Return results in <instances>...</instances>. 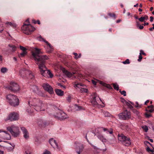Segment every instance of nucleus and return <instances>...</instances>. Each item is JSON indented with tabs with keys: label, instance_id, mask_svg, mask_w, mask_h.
I'll list each match as a JSON object with an SVG mask.
<instances>
[{
	"label": "nucleus",
	"instance_id": "1",
	"mask_svg": "<svg viewBox=\"0 0 154 154\" xmlns=\"http://www.w3.org/2000/svg\"><path fill=\"white\" fill-rule=\"evenodd\" d=\"M32 105L34 109L37 111H44L45 110V106L42 101L38 99L34 98L32 100Z\"/></svg>",
	"mask_w": 154,
	"mask_h": 154
},
{
	"label": "nucleus",
	"instance_id": "2",
	"mask_svg": "<svg viewBox=\"0 0 154 154\" xmlns=\"http://www.w3.org/2000/svg\"><path fill=\"white\" fill-rule=\"evenodd\" d=\"M21 28L23 32L24 33L27 35L30 34L35 29V27L29 24L28 19H27L24 22Z\"/></svg>",
	"mask_w": 154,
	"mask_h": 154
},
{
	"label": "nucleus",
	"instance_id": "3",
	"mask_svg": "<svg viewBox=\"0 0 154 154\" xmlns=\"http://www.w3.org/2000/svg\"><path fill=\"white\" fill-rule=\"evenodd\" d=\"M48 59H45V58L41 60L35 61L37 62V64L38 65L40 73L44 76H46V71L47 69L45 65V61Z\"/></svg>",
	"mask_w": 154,
	"mask_h": 154
},
{
	"label": "nucleus",
	"instance_id": "4",
	"mask_svg": "<svg viewBox=\"0 0 154 154\" xmlns=\"http://www.w3.org/2000/svg\"><path fill=\"white\" fill-rule=\"evenodd\" d=\"M7 102L12 106H15L19 105V100L17 97L13 94H10L6 96Z\"/></svg>",
	"mask_w": 154,
	"mask_h": 154
},
{
	"label": "nucleus",
	"instance_id": "5",
	"mask_svg": "<svg viewBox=\"0 0 154 154\" xmlns=\"http://www.w3.org/2000/svg\"><path fill=\"white\" fill-rule=\"evenodd\" d=\"M118 139L125 146H128L131 144V140L130 138L125 136L122 134H118Z\"/></svg>",
	"mask_w": 154,
	"mask_h": 154
},
{
	"label": "nucleus",
	"instance_id": "6",
	"mask_svg": "<svg viewBox=\"0 0 154 154\" xmlns=\"http://www.w3.org/2000/svg\"><path fill=\"white\" fill-rule=\"evenodd\" d=\"M41 53L40 49L36 48H35V50L34 52H32V54L35 61L43 59L44 58H45V59H49L48 57L46 55H39Z\"/></svg>",
	"mask_w": 154,
	"mask_h": 154
},
{
	"label": "nucleus",
	"instance_id": "7",
	"mask_svg": "<svg viewBox=\"0 0 154 154\" xmlns=\"http://www.w3.org/2000/svg\"><path fill=\"white\" fill-rule=\"evenodd\" d=\"M7 130L14 137H17L19 135V128L17 126L13 125L11 127H7Z\"/></svg>",
	"mask_w": 154,
	"mask_h": 154
},
{
	"label": "nucleus",
	"instance_id": "8",
	"mask_svg": "<svg viewBox=\"0 0 154 154\" xmlns=\"http://www.w3.org/2000/svg\"><path fill=\"white\" fill-rule=\"evenodd\" d=\"M10 86H7L6 88L13 92H16L19 91V86L16 83L11 82L10 83Z\"/></svg>",
	"mask_w": 154,
	"mask_h": 154
},
{
	"label": "nucleus",
	"instance_id": "9",
	"mask_svg": "<svg viewBox=\"0 0 154 154\" xmlns=\"http://www.w3.org/2000/svg\"><path fill=\"white\" fill-rule=\"evenodd\" d=\"M119 117L120 119L124 120H128L131 117V114L130 112L127 110H125L123 112L119 115Z\"/></svg>",
	"mask_w": 154,
	"mask_h": 154
},
{
	"label": "nucleus",
	"instance_id": "10",
	"mask_svg": "<svg viewBox=\"0 0 154 154\" xmlns=\"http://www.w3.org/2000/svg\"><path fill=\"white\" fill-rule=\"evenodd\" d=\"M54 118L60 120H63L69 118L68 116L65 113L58 111L56 115H54Z\"/></svg>",
	"mask_w": 154,
	"mask_h": 154
},
{
	"label": "nucleus",
	"instance_id": "11",
	"mask_svg": "<svg viewBox=\"0 0 154 154\" xmlns=\"http://www.w3.org/2000/svg\"><path fill=\"white\" fill-rule=\"evenodd\" d=\"M19 118V115L17 113L13 112L9 114L6 120H9L11 121H16Z\"/></svg>",
	"mask_w": 154,
	"mask_h": 154
},
{
	"label": "nucleus",
	"instance_id": "12",
	"mask_svg": "<svg viewBox=\"0 0 154 154\" xmlns=\"http://www.w3.org/2000/svg\"><path fill=\"white\" fill-rule=\"evenodd\" d=\"M38 39L40 41H43L47 44L48 46L47 47V50L48 52L50 53L53 51V49L52 48V47L51 45L48 42L43 38L41 35H40L38 37Z\"/></svg>",
	"mask_w": 154,
	"mask_h": 154
},
{
	"label": "nucleus",
	"instance_id": "13",
	"mask_svg": "<svg viewBox=\"0 0 154 154\" xmlns=\"http://www.w3.org/2000/svg\"><path fill=\"white\" fill-rule=\"evenodd\" d=\"M49 142L52 147L55 149L60 150V148L58 146V144L55 140L53 138H51L49 140Z\"/></svg>",
	"mask_w": 154,
	"mask_h": 154
},
{
	"label": "nucleus",
	"instance_id": "14",
	"mask_svg": "<svg viewBox=\"0 0 154 154\" xmlns=\"http://www.w3.org/2000/svg\"><path fill=\"white\" fill-rule=\"evenodd\" d=\"M84 86H85V85L81 83H75V84L74 85V87L76 89H77L78 88L80 89L81 92H85L87 93L88 91V90L87 89L81 87Z\"/></svg>",
	"mask_w": 154,
	"mask_h": 154
},
{
	"label": "nucleus",
	"instance_id": "15",
	"mask_svg": "<svg viewBox=\"0 0 154 154\" xmlns=\"http://www.w3.org/2000/svg\"><path fill=\"white\" fill-rule=\"evenodd\" d=\"M42 87L44 89L50 94H52L54 93L53 88L48 84L45 83L43 85Z\"/></svg>",
	"mask_w": 154,
	"mask_h": 154
},
{
	"label": "nucleus",
	"instance_id": "16",
	"mask_svg": "<svg viewBox=\"0 0 154 154\" xmlns=\"http://www.w3.org/2000/svg\"><path fill=\"white\" fill-rule=\"evenodd\" d=\"M0 138L4 139L9 140L11 138L10 135L7 132L5 131L4 132L1 131H0Z\"/></svg>",
	"mask_w": 154,
	"mask_h": 154
},
{
	"label": "nucleus",
	"instance_id": "17",
	"mask_svg": "<svg viewBox=\"0 0 154 154\" xmlns=\"http://www.w3.org/2000/svg\"><path fill=\"white\" fill-rule=\"evenodd\" d=\"M84 146L82 144L80 143H77L76 145V149L77 150L76 151L77 153L80 154V152H82Z\"/></svg>",
	"mask_w": 154,
	"mask_h": 154
},
{
	"label": "nucleus",
	"instance_id": "18",
	"mask_svg": "<svg viewBox=\"0 0 154 154\" xmlns=\"http://www.w3.org/2000/svg\"><path fill=\"white\" fill-rule=\"evenodd\" d=\"M21 129L23 134V137L24 138L27 139L29 138V135L28 131L27 129L24 127H21Z\"/></svg>",
	"mask_w": 154,
	"mask_h": 154
},
{
	"label": "nucleus",
	"instance_id": "19",
	"mask_svg": "<svg viewBox=\"0 0 154 154\" xmlns=\"http://www.w3.org/2000/svg\"><path fill=\"white\" fill-rule=\"evenodd\" d=\"M28 70H26L25 68L21 69L19 70L20 75L21 77L23 78L28 76V74L26 73V71Z\"/></svg>",
	"mask_w": 154,
	"mask_h": 154
},
{
	"label": "nucleus",
	"instance_id": "20",
	"mask_svg": "<svg viewBox=\"0 0 154 154\" xmlns=\"http://www.w3.org/2000/svg\"><path fill=\"white\" fill-rule=\"evenodd\" d=\"M31 89L33 91L37 94L40 95L42 96V94L41 92L38 90V88L36 86L34 85L32 87Z\"/></svg>",
	"mask_w": 154,
	"mask_h": 154
},
{
	"label": "nucleus",
	"instance_id": "21",
	"mask_svg": "<svg viewBox=\"0 0 154 154\" xmlns=\"http://www.w3.org/2000/svg\"><path fill=\"white\" fill-rule=\"evenodd\" d=\"M14 144H13V145H12L11 144L9 143L8 144L4 147H5L6 149L9 151H11L14 149Z\"/></svg>",
	"mask_w": 154,
	"mask_h": 154
},
{
	"label": "nucleus",
	"instance_id": "22",
	"mask_svg": "<svg viewBox=\"0 0 154 154\" xmlns=\"http://www.w3.org/2000/svg\"><path fill=\"white\" fill-rule=\"evenodd\" d=\"M102 128L104 131H106V133L107 134L109 133L110 134H112L113 133V130L111 128L108 129L107 128L103 127Z\"/></svg>",
	"mask_w": 154,
	"mask_h": 154
},
{
	"label": "nucleus",
	"instance_id": "23",
	"mask_svg": "<svg viewBox=\"0 0 154 154\" xmlns=\"http://www.w3.org/2000/svg\"><path fill=\"white\" fill-rule=\"evenodd\" d=\"M55 92L57 95L60 96H62L64 94V92L60 89H56L55 90Z\"/></svg>",
	"mask_w": 154,
	"mask_h": 154
},
{
	"label": "nucleus",
	"instance_id": "24",
	"mask_svg": "<svg viewBox=\"0 0 154 154\" xmlns=\"http://www.w3.org/2000/svg\"><path fill=\"white\" fill-rule=\"evenodd\" d=\"M5 24L7 25H9L13 28H15L17 26L16 24L14 22H7L5 23Z\"/></svg>",
	"mask_w": 154,
	"mask_h": 154
},
{
	"label": "nucleus",
	"instance_id": "25",
	"mask_svg": "<svg viewBox=\"0 0 154 154\" xmlns=\"http://www.w3.org/2000/svg\"><path fill=\"white\" fill-rule=\"evenodd\" d=\"M62 71L65 74V75H66L68 77H70L72 76V74L71 73L65 69H63Z\"/></svg>",
	"mask_w": 154,
	"mask_h": 154
},
{
	"label": "nucleus",
	"instance_id": "26",
	"mask_svg": "<svg viewBox=\"0 0 154 154\" xmlns=\"http://www.w3.org/2000/svg\"><path fill=\"white\" fill-rule=\"evenodd\" d=\"M26 73L28 74V76H27V77L30 78L31 79H32L34 78V75L32 73V72L29 70H27L26 71Z\"/></svg>",
	"mask_w": 154,
	"mask_h": 154
},
{
	"label": "nucleus",
	"instance_id": "27",
	"mask_svg": "<svg viewBox=\"0 0 154 154\" xmlns=\"http://www.w3.org/2000/svg\"><path fill=\"white\" fill-rule=\"evenodd\" d=\"M96 97L95 94H94V96L93 97V98L91 101V103L93 104L96 105L98 103L96 100Z\"/></svg>",
	"mask_w": 154,
	"mask_h": 154
},
{
	"label": "nucleus",
	"instance_id": "28",
	"mask_svg": "<svg viewBox=\"0 0 154 154\" xmlns=\"http://www.w3.org/2000/svg\"><path fill=\"white\" fill-rule=\"evenodd\" d=\"M123 103L126 105L130 109H132L133 108V106L128 102H127L125 100H124Z\"/></svg>",
	"mask_w": 154,
	"mask_h": 154
},
{
	"label": "nucleus",
	"instance_id": "29",
	"mask_svg": "<svg viewBox=\"0 0 154 154\" xmlns=\"http://www.w3.org/2000/svg\"><path fill=\"white\" fill-rule=\"evenodd\" d=\"M73 54L75 56L74 58L76 60L80 58L81 56V54H79V55H78V54L76 53H73Z\"/></svg>",
	"mask_w": 154,
	"mask_h": 154
},
{
	"label": "nucleus",
	"instance_id": "30",
	"mask_svg": "<svg viewBox=\"0 0 154 154\" xmlns=\"http://www.w3.org/2000/svg\"><path fill=\"white\" fill-rule=\"evenodd\" d=\"M8 46L11 48V50L13 51H14L16 50V47L13 45L9 44Z\"/></svg>",
	"mask_w": 154,
	"mask_h": 154
},
{
	"label": "nucleus",
	"instance_id": "31",
	"mask_svg": "<svg viewBox=\"0 0 154 154\" xmlns=\"http://www.w3.org/2000/svg\"><path fill=\"white\" fill-rule=\"evenodd\" d=\"M27 54L26 51H22V52L19 55V57H24Z\"/></svg>",
	"mask_w": 154,
	"mask_h": 154
},
{
	"label": "nucleus",
	"instance_id": "32",
	"mask_svg": "<svg viewBox=\"0 0 154 154\" xmlns=\"http://www.w3.org/2000/svg\"><path fill=\"white\" fill-rule=\"evenodd\" d=\"M26 111L27 112H28L29 113L31 114L33 112V109H31L30 107H29L26 109Z\"/></svg>",
	"mask_w": 154,
	"mask_h": 154
},
{
	"label": "nucleus",
	"instance_id": "33",
	"mask_svg": "<svg viewBox=\"0 0 154 154\" xmlns=\"http://www.w3.org/2000/svg\"><path fill=\"white\" fill-rule=\"evenodd\" d=\"M132 112L135 114H136L137 116H139L140 115V112L137 109H133Z\"/></svg>",
	"mask_w": 154,
	"mask_h": 154
},
{
	"label": "nucleus",
	"instance_id": "34",
	"mask_svg": "<svg viewBox=\"0 0 154 154\" xmlns=\"http://www.w3.org/2000/svg\"><path fill=\"white\" fill-rule=\"evenodd\" d=\"M98 138L103 142H105L106 139L104 138L103 136L101 135H99L98 136Z\"/></svg>",
	"mask_w": 154,
	"mask_h": 154
},
{
	"label": "nucleus",
	"instance_id": "35",
	"mask_svg": "<svg viewBox=\"0 0 154 154\" xmlns=\"http://www.w3.org/2000/svg\"><path fill=\"white\" fill-rule=\"evenodd\" d=\"M113 85L114 89L115 90H119V85L117 84L116 83H113Z\"/></svg>",
	"mask_w": 154,
	"mask_h": 154
},
{
	"label": "nucleus",
	"instance_id": "36",
	"mask_svg": "<svg viewBox=\"0 0 154 154\" xmlns=\"http://www.w3.org/2000/svg\"><path fill=\"white\" fill-rule=\"evenodd\" d=\"M103 113L105 117H109L111 115V114L106 111H104L103 112Z\"/></svg>",
	"mask_w": 154,
	"mask_h": 154
},
{
	"label": "nucleus",
	"instance_id": "37",
	"mask_svg": "<svg viewBox=\"0 0 154 154\" xmlns=\"http://www.w3.org/2000/svg\"><path fill=\"white\" fill-rule=\"evenodd\" d=\"M7 71V69L5 67H2L1 69V71L3 73H5Z\"/></svg>",
	"mask_w": 154,
	"mask_h": 154
},
{
	"label": "nucleus",
	"instance_id": "38",
	"mask_svg": "<svg viewBox=\"0 0 154 154\" xmlns=\"http://www.w3.org/2000/svg\"><path fill=\"white\" fill-rule=\"evenodd\" d=\"M46 73H47L49 74L50 78H51L53 77V74L51 73V72H50V71L49 70H47V71H46ZM46 75H47L46 74Z\"/></svg>",
	"mask_w": 154,
	"mask_h": 154
},
{
	"label": "nucleus",
	"instance_id": "39",
	"mask_svg": "<svg viewBox=\"0 0 154 154\" xmlns=\"http://www.w3.org/2000/svg\"><path fill=\"white\" fill-rule=\"evenodd\" d=\"M142 128L144 130L145 132H147L148 130V127L147 126L145 125L142 127Z\"/></svg>",
	"mask_w": 154,
	"mask_h": 154
},
{
	"label": "nucleus",
	"instance_id": "40",
	"mask_svg": "<svg viewBox=\"0 0 154 154\" xmlns=\"http://www.w3.org/2000/svg\"><path fill=\"white\" fill-rule=\"evenodd\" d=\"M108 15L110 17H114V19H116V15L114 13H109Z\"/></svg>",
	"mask_w": 154,
	"mask_h": 154
},
{
	"label": "nucleus",
	"instance_id": "41",
	"mask_svg": "<svg viewBox=\"0 0 154 154\" xmlns=\"http://www.w3.org/2000/svg\"><path fill=\"white\" fill-rule=\"evenodd\" d=\"M122 63L124 64L130 63L129 60L128 59H127L125 61L122 62Z\"/></svg>",
	"mask_w": 154,
	"mask_h": 154
},
{
	"label": "nucleus",
	"instance_id": "42",
	"mask_svg": "<svg viewBox=\"0 0 154 154\" xmlns=\"http://www.w3.org/2000/svg\"><path fill=\"white\" fill-rule=\"evenodd\" d=\"M119 92L120 93L124 95V96H126V92L125 91H121V90L119 91Z\"/></svg>",
	"mask_w": 154,
	"mask_h": 154
},
{
	"label": "nucleus",
	"instance_id": "43",
	"mask_svg": "<svg viewBox=\"0 0 154 154\" xmlns=\"http://www.w3.org/2000/svg\"><path fill=\"white\" fill-rule=\"evenodd\" d=\"M71 99L72 97L70 95H69L68 96L66 100L68 102H71Z\"/></svg>",
	"mask_w": 154,
	"mask_h": 154
},
{
	"label": "nucleus",
	"instance_id": "44",
	"mask_svg": "<svg viewBox=\"0 0 154 154\" xmlns=\"http://www.w3.org/2000/svg\"><path fill=\"white\" fill-rule=\"evenodd\" d=\"M104 86H105L107 88L110 89H112V87L110 85H109V84H106V85H105Z\"/></svg>",
	"mask_w": 154,
	"mask_h": 154
},
{
	"label": "nucleus",
	"instance_id": "45",
	"mask_svg": "<svg viewBox=\"0 0 154 154\" xmlns=\"http://www.w3.org/2000/svg\"><path fill=\"white\" fill-rule=\"evenodd\" d=\"M138 20L140 22H142L144 21L145 20V18L143 17H141L138 19Z\"/></svg>",
	"mask_w": 154,
	"mask_h": 154
},
{
	"label": "nucleus",
	"instance_id": "46",
	"mask_svg": "<svg viewBox=\"0 0 154 154\" xmlns=\"http://www.w3.org/2000/svg\"><path fill=\"white\" fill-rule=\"evenodd\" d=\"M20 48L23 51H26V48L23 46H20Z\"/></svg>",
	"mask_w": 154,
	"mask_h": 154
},
{
	"label": "nucleus",
	"instance_id": "47",
	"mask_svg": "<svg viewBox=\"0 0 154 154\" xmlns=\"http://www.w3.org/2000/svg\"><path fill=\"white\" fill-rule=\"evenodd\" d=\"M75 106L77 107V110H80L82 109V107L80 106H79L77 105H75Z\"/></svg>",
	"mask_w": 154,
	"mask_h": 154
},
{
	"label": "nucleus",
	"instance_id": "48",
	"mask_svg": "<svg viewBox=\"0 0 154 154\" xmlns=\"http://www.w3.org/2000/svg\"><path fill=\"white\" fill-rule=\"evenodd\" d=\"M43 154H51V153L49 151L46 150L43 152Z\"/></svg>",
	"mask_w": 154,
	"mask_h": 154
},
{
	"label": "nucleus",
	"instance_id": "49",
	"mask_svg": "<svg viewBox=\"0 0 154 154\" xmlns=\"http://www.w3.org/2000/svg\"><path fill=\"white\" fill-rule=\"evenodd\" d=\"M142 59V56L140 54L139 55V58L138 59V61L139 62H140L141 61Z\"/></svg>",
	"mask_w": 154,
	"mask_h": 154
},
{
	"label": "nucleus",
	"instance_id": "50",
	"mask_svg": "<svg viewBox=\"0 0 154 154\" xmlns=\"http://www.w3.org/2000/svg\"><path fill=\"white\" fill-rule=\"evenodd\" d=\"M140 54L141 55V54H143V55H146V54L142 50H140Z\"/></svg>",
	"mask_w": 154,
	"mask_h": 154
},
{
	"label": "nucleus",
	"instance_id": "51",
	"mask_svg": "<svg viewBox=\"0 0 154 154\" xmlns=\"http://www.w3.org/2000/svg\"><path fill=\"white\" fill-rule=\"evenodd\" d=\"M103 146H104V149H103L100 148V149L103 152H104L106 151V147L105 146V145H104Z\"/></svg>",
	"mask_w": 154,
	"mask_h": 154
},
{
	"label": "nucleus",
	"instance_id": "52",
	"mask_svg": "<svg viewBox=\"0 0 154 154\" xmlns=\"http://www.w3.org/2000/svg\"><path fill=\"white\" fill-rule=\"evenodd\" d=\"M145 116L147 118H149L151 116V115L150 114H148L147 113H145Z\"/></svg>",
	"mask_w": 154,
	"mask_h": 154
},
{
	"label": "nucleus",
	"instance_id": "53",
	"mask_svg": "<svg viewBox=\"0 0 154 154\" xmlns=\"http://www.w3.org/2000/svg\"><path fill=\"white\" fill-rule=\"evenodd\" d=\"M136 105L135 106L136 107H139V108H140L141 107V106L140 105H139V104H138V102H136Z\"/></svg>",
	"mask_w": 154,
	"mask_h": 154
},
{
	"label": "nucleus",
	"instance_id": "54",
	"mask_svg": "<svg viewBox=\"0 0 154 154\" xmlns=\"http://www.w3.org/2000/svg\"><path fill=\"white\" fill-rule=\"evenodd\" d=\"M58 85L60 86L61 88H63L64 89L66 88V86H65L63 85L60 83Z\"/></svg>",
	"mask_w": 154,
	"mask_h": 154
},
{
	"label": "nucleus",
	"instance_id": "55",
	"mask_svg": "<svg viewBox=\"0 0 154 154\" xmlns=\"http://www.w3.org/2000/svg\"><path fill=\"white\" fill-rule=\"evenodd\" d=\"M151 150L152 149H151L148 146H147V147L146 148V150L147 152H151Z\"/></svg>",
	"mask_w": 154,
	"mask_h": 154
},
{
	"label": "nucleus",
	"instance_id": "56",
	"mask_svg": "<svg viewBox=\"0 0 154 154\" xmlns=\"http://www.w3.org/2000/svg\"><path fill=\"white\" fill-rule=\"evenodd\" d=\"M100 84H101V85H102L103 86H105V85H106V83L103 82L102 81H100Z\"/></svg>",
	"mask_w": 154,
	"mask_h": 154
},
{
	"label": "nucleus",
	"instance_id": "57",
	"mask_svg": "<svg viewBox=\"0 0 154 154\" xmlns=\"http://www.w3.org/2000/svg\"><path fill=\"white\" fill-rule=\"evenodd\" d=\"M153 110H154L152 109H151L149 110L146 109V111H148L150 112H153Z\"/></svg>",
	"mask_w": 154,
	"mask_h": 154
},
{
	"label": "nucleus",
	"instance_id": "58",
	"mask_svg": "<svg viewBox=\"0 0 154 154\" xmlns=\"http://www.w3.org/2000/svg\"><path fill=\"white\" fill-rule=\"evenodd\" d=\"M152 25L153 26V27L152 28H151L149 29V30L150 31H152V29H154V24H152Z\"/></svg>",
	"mask_w": 154,
	"mask_h": 154
},
{
	"label": "nucleus",
	"instance_id": "59",
	"mask_svg": "<svg viewBox=\"0 0 154 154\" xmlns=\"http://www.w3.org/2000/svg\"><path fill=\"white\" fill-rule=\"evenodd\" d=\"M139 29H143V26H142V25H139Z\"/></svg>",
	"mask_w": 154,
	"mask_h": 154
},
{
	"label": "nucleus",
	"instance_id": "60",
	"mask_svg": "<svg viewBox=\"0 0 154 154\" xmlns=\"http://www.w3.org/2000/svg\"><path fill=\"white\" fill-rule=\"evenodd\" d=\"M92 82L94 85H96V82L94 80H92Z\"/></svg>",
	"mask_w": 154,
	"mask_h": 154
},
{
	"label": "nucleus",
	"instance_id": "61",
	"mask_svg": "<svg viewBox=\"0 0 154 154\" xmlns=\"http://www.w3.org/2000/svg\"><path fill=\"white\" fill-rule=\"evenodd\" d=\"M144 17L145 18V20H147L148 19V16H147V15H145Z\"/></svg>",
	"mask_w": 154,
	"mask_h": 154
},
{
	"label": "nucleus",
	"instance_id": "62",
	"mask_svg": "<svg viewBox=\"0 0 154 154\" xmlns=\"http://www.w3.org/2000/svg\"><path fill=\"white\" fill-rule=\"evenodd\" d=\"M148 108L149 109L151 108L152 109L153 108V105H151L148 106Z\"/></svg>",
	"mask_w": 154,
	"mask_h": 154
},
{
	"label": "nucleus",
	"instance_id": "63",
	"mask_svg": "<svg viewBox=\"0 0 154 154\" xmlns=\"http://www.w3.org/2000/svg\"><path fill=\"white\" fill-rule=\"evenodd\" d=\"M144 143L145 144H151V143H150L148 141H145L144 142Z\"/></svg>",
	"mask_w": 154,
	"mask_h": 154
},
{
	"label": "nucleus",
	"instance_id": "64",
	"mask_svg": "<svg viewBox=\"0 0 154 154\" xmlns=\"http://www.w3.org/2000/svg\"><path fill=\"white\" fill-rule=\"evenodd\" d=\"M153 17L152 16H151L150 17V21L151 22H152L153 21Z\"/></svg>",
	"mask_w": 154,
	"mask_h": 154
}]
</instances>
